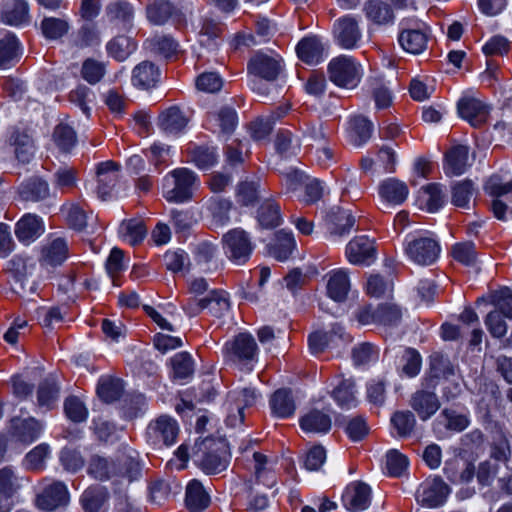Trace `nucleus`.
<instances>
[{
  "mask_svg": "<svg viewBox=\"0 0 512 512\" xmlns=\"http://www.w3.org/2000/svg\"><path fill=\"white\" fill-rule=\"evenodd\" d=\"M145 46L153 53L165 58H171L178 52V43L173 38L165 35H156L147 39Z\"/></svg>",
  "mask_w": 512,
  "mask_h": 512,
  "instance_id": "nucleus-52",
  "label": "nucleus"
},
{
  "mask_svg": "<svg viewBox=\"0 0 512 512\" xmlns=\"http://www.w3.org/2000/svg\"><path fill=\"white\" fill-rule=\"evenodd\" d=\"M416 424V419L411 411H397L391 417L393 431L399 437H407L411 434Z\"/></svg>",
  "mask_w": 512,
  "mask_h": 512,
  "instance_id": "nucleus-62",
  "label": "nucleus"
},
{
  "mask_svg": "<svg viewBox=\"0 0 512 512\" xmlns=\"http://www.w3.org/2000/svg\"><path fill=\"white\" fill-rule=\"evenodd\" d=\"M189 118L179 107L171 106L163 110L158 117V126L167 135L178 136L188 125Z\"/></svg>",
  "mask_w": 512,
  "mask_h": 512,
  "instance_id": "nucleus-24",
  "label": "nucleus"
},
{
  "mask_svg": "<svg viewBox=\"0 0 512 512\" xmlns=\"http://www.w3.org/2000/svg\"><path fill=\"white\" fill-rule=\"evenodd\" d=\"M68 257V244L63 238L49 242L42 250V262L46 265H60Z\"/></svg>",
  "mask_w": 512,
  "mask_h": 512,
  "instance_id": "nucleus-48",
  "label": "nucleus"
},
{
  "mask_svg": "<svg viewBox=\"0 0 512 512\" xmlns=\"http://www.w3.org/2000/svg\"><path fill=\"white\" fill-rule=\"evenodd\" d=\"M440 244L431 233L406 239L405 252L409 259L419 265H431L440 255Z\"/></svg>",
  "mask_w": 512,
  "mask_h": 512,
  "instance_id": "nucleus-7",
  "label": "nucleus"
},
{
  "mask_svg": "<svg viewBox=\"0 0 512 512\" xmlns=\"http://www.w3.org/2000/svg\"><path fill=\"white\" fill-rule=\"evenodd\" d=\"M14 232L20 243L29 245L44 234L45 224L39 215L26 213L15 224Z\"/></svg>",
  "mask_w": 512,
  "mask_h": 512,
  "instance_id": "nucleus-22",
  "label": "nucleus"
},
{
  "mask_svg": "<svg viewBox=\"0 0 512 512\" xmlns=\"http://www.w3.org/2000/svg\"><path fill=\"white\" fill-rule=\"evenodd\" d=\"M283 69V60L278 54L271 51L255 53L247 65L250 88L260 95L267 94V88L261 81L273 82L277 80L282 75Z\"/></svg>",
  "mask_w": 512,
  "mask_h": 512,
  "instance_id": "nucleus-3",
  "label": "nucleus"
},
{
  "mask_svg": "<svg viewBox=\"0 0 512 512\" xmlns=\"http://www.w3.org/2000/svg\"><path fill=\"white\" fill-rule=\"evenodd\" d=\"M137 48L136 42L124 35L117 36L107 43L108 54L117 61L126 60Z\"/></svg>",
  "mask_w": 512,
  "mask_h": 512,
  "instance_id": "nucleus-50",
  "label": "nucleus"
},
{
  "mask_svg": "<svg viewBox=\"0 0 512 512\" xmlns=\"http://www.w3.org/2000/svg\"><path fill=\"white\" fill-rule=\"evenodd\" d=\"M480 302H488L494 306L493 311H498L505 318L512 320V291L503 287L499 290L492 291L487 297H482L478 299V304Z\"/></svg>",
  "mask_w": 512,
  "mask_h": 512,
  "instance_id": "nucleus-42",
  "label": "nucleus"
},
{
  "mask_svg": "<svg viewBox=\"0 0 512 512\" xmlns=\"http://www.w3.org/2000/svg\"><path fill=\"white\" fill-rule=\"evenodd\" d=\"M261 395L251 387L236 388L228 393L226 424L236 428L243 424L244 410L253 407Z\"/></svg>",
  "mask_w": 512,
  "mask_h": 512,
  "instance_id": "nucleus-8",
  "label": "nucleus"
},
{
  "mask_svg": "<svg viewBox=\"0 0 512 512\" xmlns=\"http://www.w3.org/2000/svg\"><path fill=\"white\" fill-rule=\"evenodd\" d=\"M173 376L175 379L184 381L189 379L194 372V363L191 355L187 352L175 354L171 358Z\"/></svg>",
  "mask_w": 512,
  "mask_h": 512,
  "instance_id": "nucleus-59",
  "label": "nucleus"
},
{
  "mask_svg": "<svg viewBox=\"0 0 512 512\" xmlns=\"http://www.w3.org/2000/svg\"><path fill=\"white\" fill-rule=\"evenodd\" d=\"M328 71L331 81L346 89L355 88L363 76L362 65L349 55L333 58L328 65Z\"/></svg>",
  "mask_w": 512,
  "mask_h": 512,
  "instance_id": "nucleus-5",
  "label": "nucleus"
},
{
  "mask_svg": "<svg viewBox=\"0 0 512 512\" xmlns=\"http://www.w3.org/2000/svg\"><path fill=\"white\" fill-rule=\"evenodd\" d=\"M300 426L305 432L327 433L331 428V419L323 412L315 410L301 418Z\"/></svg>",
  "mask_w": 512,
  "mask_h": 512,
  "instance_id": "nucleus-51",
  "label": "nucleus"
},
{
  "mask_svg": "<svg viewBox=\"0 0 512 512\" xmlns=\"http://www.w3.org/2000/svg\"><path fill=\"white\" fill-rule=\"evenodd\" d=\"M400 25L402 28L398 35V42L401 48L414 55L424 52L430 37L426 25L417 24L415 27H408L404 22Z\"/></svg>",
  "mask_w": 512,
  "mask_h": 512,
  "instance_id": "nucleus-16",
  "label": "nucleus"
},
{
  "mask_svg": "<svg viewBox=\"0 0 512 512\" xmlns=\"http://www.w3.org/2000/svg\"><path fill=\"white\" fill-rule=\"evenodd\" d=\"M450 493L451 489L441 478L433 477L419 485L415 496L421 505L436 508L446 502Z\"/></svg>",
  "mask_w": 512,
  "mask_h": 512,
  "instance_id": "nucleus-12",
  "label": "nucleus"
},
{
  "mask_svg": "<svg viewBox=\"0 0 512 512\" xmlns=\"http://www.w3.org/2000/svg\"><path fill=\"white\" fill-rule=\"evenodd\" d=\"M334 36L341 48L351 50L358 46L362 33L356 19L345 16L335 22Z\"/></svg>",
  "mask_w": 512,
  "mask_h": 512,
  "instance_id": "nucleus-21",
  "label": "nucleus"
},
{
  "mask_svg": "<svg viewBox=\"0 0 512 512\" xmlns=\"http://www.w3.org/2000/svg\"><path fill=\"white\" fill-rule=\"evenodd\" d=\"M402 313L400 308L391 303L379 305L376 309L365 307L357 313V320L362 325L380 324L391 326L398 323Z\"/></svg>",
  "mask_w": 512,
  "mask_h": 512,
  "instance_id": "nucleus-14",
  "label": "nucleus"
},
{
  "mask_svg": "<svg viewBox=\"0 0 512 512\" xmlns=\"http://www.w3.org/2000/svg\"><path fill=\"white\" fill-rule=\"evenodd\" d=\"M231 207V201L217 197H211L204 203V209L214 227H223L228 224Z\"/></svg>",
  "mask_w": 512,
  "mask_h": 512,
  "instance_id": "nucleus-36",
  "label": "nucleus"
},
{
  "mask_svg": "<svg viewBox=\"0 0 512 512\" xmlns=\"http://www.w3.org/2000/svg\"><path fill=\"white\" fill-rule=\"evenodd\" d=\"M160 79V70L149 61L139 63L132 71V84L140 89L154 87Z\"/></svg>",
  "mask_w": 512,
  "mask_h": 512,
  "instance_id": "nucleus-33",
  "label": "nucleus"
},
{
  "mask_svg": "<svg viewBox=\"0 0 512 512\" xmlns=\"http://www.w3.org/2000/svg\"><path fill=\"white\" fill-rule=\"evenodd\" d=\"M11 143L15 147V155L18 161L28 163L34 156L35 148L31 137L26 133H14Z\"/></svg>",
  "mask_w": 512,
  "mask_h": 512,
  "instance_id": "nucleus-56",
  "label": "nucleus"
},
{
  "mask_svg": "<svg viewBox=\"0 0 512 512\" xmlns=\"http://www.w3.org/2000/svg\"><path fill=\"white\" fill-rule=\"evenodd\" d=\"M4 23L11 26H22L30 22L29 5L25 0H15L2 13Z\"/></svg>",
  "mask_w": 512,
  "mask_h": 512,
  "instance_id": "nucleus-49",
  "label": "nucleus"
},
{
  "mask_svg": "<svg viewBox=\"0 0 512 512\" xmlns=\"http://www.w3.org/2000/svg\"><path fill=\"white\" fill-rule=\"evenodd\" d=\"M200 180L188 168H176L163 178L162 195L168 202L184 203L192 199L199 188Z\"/></svg>",
  "mask_w": 512,
  "mask_h": 512,
  "instance_id": "nucleus-4",
  "label": "nucleus"
},
{
  "mask_svg": "<svg viewBox=\"0 0 512 512\" xmlns=\"http://www.w3.org/2000/svg\"><path fill=\"white\" fill-rule=\"evenodd\" d=\"M194 462L206 474L224 471L230 462L229 446L223 438H206L195 443Z\"/></svg>",
  "mask_w": 512,
  "mask_h": 512,
  "instance_id": "nucleus-2",
  "label": "nucleus"
},
{
  "mask_svg": "<svg viewBox=\"0 0 512 512\" xmlns=\"http://www.w3.org/2000/svg\"><path fill=\"white\" fill-rule=\"evenodd\" d=\"M344 337L343 328L335 324L330 331H317L308 338L309 349L312 354H318L325 348L334 346L338 340Z\"/></svg>",
  "mask_w": 512,
  "mask_h": 512,
  "instance_id": "nucleus-32",
  "label": "nucleus"
},
{
  "mask_svg": "<svg viewBox=\"0 0 512 512\" xmlns=\"http://www.w3.org/2000/svg\"><path fill=\"white\" fill-rule=\"evenodd\" d=\"M190 161L199 169H209L216 164L218 154L214 147L191 146L188 148Z\"/></svg>",
  "mask_w": 512,
  "mask_h": 512,
  "instance_id": "nucleus-53",
  "label": "nucleus"
},
{
  "mask_svg": "<svg viewBox=\"0 0 512 512\" xmlns=\"http://www.w3.org/2000/svg\"><path fill=\"white\" fill-rule=\"evenodd\" d=\"M364 12L366 18L375 25H391L395 20L390 5L380 0H370L365 3Z\"/></svg>",
  "mask_w": 512,
  "mask_h": 512,
  "instance_id": "nucleus-38",
  "label": "nucleus"
},
{
  "mask_svg": "<svg viewBox=\"0 0 512 512\" xmlns=\"http://www.w3.org/2000/svg\"><path fill=\"white\" fill-rule=\"evenodd\" d=\"M345 255L353 265H370L376 258L374 240L366 235L353 238L346 245Z\"/></svg>",
  "mask_w": 512,
  "mask_h": 512,
  "instance_id": "nucleus-18",
  "label": "nucleus"
},
{
  "mask_svg": "<svg viewBox=\"0 0 512 512\" xmlns=\"http://www.w3.org/2000/svg\"><path fill=\"white\" fill-rule=\"evenodd\" d=\"M208 125L214 132L218 131L228 134L237 125L236 111L231 107H223L217 113L209 116Z\"/></svg>",
  "mask_w": 512,
  "mask_h": 512,
  "instance_id": "nucleus-44",
  "label": "nucleus"
},
{
  "mask_svg": "<svg viewBox=\"0 0 512 512\" xmlns=\"http://www.w3.org/2000/svg\"><path fill=\"white\" fill-rule=\"evenodd\" d=\"M469 149L465 145L452 147L445 156L444 169L447 175L459 176L469 166Z\"/></svg>",
  "mask_w": 512,
  "mask_h": 512,
  "instance_id": "nucleus-34",
  "label": "nucleus"
},
{
  "mask_svg": "<svg viewBox=\"0 0 512 512\" xmlns=\"http://www.w3.org/2000/svg\"><path fill=\"white\" fill-rule=\"evenodd\" d=\"M257 218L264 228H273L280 224V207L272 200L264 201L258 209Z\"/></svg>",
  "mask_w": 512,
  "mask_h": 512,
  "instance_id": "nucleus-58",
  "label": "nucleus"
},
{
  "mask_svg": "<svg viewBox=\"0 0 512 512\" xmlns=\"http://www.w3.org/2000/svg\"><path fill=\"white\" fill-rule=\"evenodd\" d=\"M13 437L21 443L30 444L42 433V424L34 418L14 419L12 421Z\"/></svg>",
  "mask_w": 512,
  "mask_h": 512,
  "instance_id": "nucleus-35",
  "label": "nucleus"
},
{
  "mask_svg": "<svg viewBox=\"0 0 512 512\" xmlns=\"http://www.w3.org/2000/svg\"><path fill=\"white\" fill-rule=\"evenodd\" d=\"M253 460L256 480L267 488H273L277 482L275 472L276 458L255 452Z\"/></svg>",
  "mask_w": 512,
  "mask_h": 512,
  "instance_id": "nucleus-29",
  "label": "nucleus"
},
{
  "mask_svg": "<svg viewBox=\"0 0 512 512\" xmlns=\"http://www.w3.org/2000/svg\"><path fill=\"white\" fill-rule=\"evenodd\" d=\"M355 224V218L348 210L337 208L328 215V230L330 236L336 240L348 234Z\"/></svg>",
  "mask_w": 512,
  "mask_h": 512,
  "instance_id": "nucleus-37",
  "label": "nucleus"
},
{
  "mask_svg": "<svg viewBox=\"0 0 512 512\" xmlns=\"http://www.w3.org/2000/svg\"><path fill=\"white\" fill-rule=\"evenodd\" d=\"M444 474L453 484L468 483L474 477L475 467L460 457H454L445 462Z\"/></svg>",
  "mask_w": 512,
  "mask_h": 512,
  "instance_id": "nucleus-27",
  "label": "nucleus"
},
{
  "mask_svg": "<svg viewBox=\"0 0 512 512\" xmlns=\"http://www.w3.org/2000/svg\"><path fill=\"white\" fill-rule=\"evenodd\" d=\"M445 197L446 195L440 184L430 183L418 191L416 204L421 210L435 213L444 205Z\"/></svg>",
  "mask_w": 512,
  "mask_h": 512,
  "instance_id": "nucleus-25",
  "label": "nucleus"
},
{
  "mask_svg": "<svg viewBox=\"0 0 512 512\" xmlns=\"http://www.w3.org/2000/svg\"><path fill=\"white\" fill-rule=\"evenodd\" d=\"M18 194L23 201L39 202L49 197V184L42 178L32 177L19 186Z\"/></svg>",
  "mask_w": 512,
  "mask_h": 512,
  "instance_id": "nucleus-31",
  "label": "nucleus"
},
{
  "mask_svg": "<svg viewBox=\"0 0 512 512\" xmlns=\"http://www.w3.org/2000/svg\"><path fill=\"white\" fill-rule=\"evenodd\" d=\"M141 471L138 453L131 448H126L115 461L100 455H93L87 468L88 474L95 479L103 481L117 477L127 480L128 483L138 479L141 476Z\"/></svg>",
  "mask_w": 512,
  "mask_h": 512,
  "instance_id": "nucleus-1",
  "label": "nucleus"
},
{
  "mask_svg": "<svg viewBox=\"0 0 512 512\" xmlns=\"http://www.w3.org/2000/svg\"><path fill=\"white\" fill-rule=\"evenodd\" d=\"M352 358L356 366H369L378 360L379 348L370 343L358 344L352 351Z\"/></svg>",
  "mask_w": 512,
  "mask_h": 512,
  "instance_id": "nucleus-63",
  "label": "nucleus"
},
{
  "mask_svg": "<svg viewBox=\"0 0 512 512\" xmlns=\"http://www.w3.org/2000/svg\"><path fill=\"white\" fill-rule=\"evenodd\" d=\"M475 189L472 181L463 180L452 187V203L459 208H469Z\"/></svg>",
  "mask_w": 512,
  "mask_h": 512,
  "instance_id": "nucleus-64",
  "label": "nucleus"
},
{
  "mask_svg": "<svg viewBox=\"0 0 512 512\" xmlns=\"http://www.w3.org/2000/svg\"><path fill=\"white\" fill-rule=\"evenodd\" d=\"M44 487L37 495L36 506L43 511H52L69 502L67 486L60 481L44 480Z\"/></svg>",
  "mask_w": 512,
  "mask_h": 512,
  "instance_id": "nucleus-15",
  "label": "nucleus"
},
{
  "mask_svg": "<svg viewBox=\"0 0 512 512\" xmlns=\"http://www.w3.org/2000/svg\"><path fill=\"white\" fill-rule=\"evenodd\" d=\"M22 478L12 467H4L0 470V494L4 497H12L22 486Z\"/></svg>",
  "mask_w": 512,
  "mask_h": 512,
  "instance_id": "nucleus-61",
  "label": "nucleus"
},
{
  "mask_svg": "<svg viewBox=\"0 0 512 512\" xmlns=\"http://www.w3.org/2000/svg\"><path fill=\"white\" fill-rule=\"evenodd\" d=\"M185 502L191 512H201L208 507L210 496L198 480H191L186 487Z\"/></svg>",
  "mask_w": 512,
  "mask_h": 512,
  "instance_id": "nucleus-41",
  "label": "nucleus"
},
{
  "mask_svg": "<svg viewBox=\"0 0 512 512\" xmlns=\"http://www.w3.org/2000/svg\"><path fill=\"white\" fill-rule=\"evenodd\" d=\"M123 389V382L120 379L104 376L99 380L97 394L104 402L110 403L121 396Z\"/></svg>",
  "mask_w": 512,
  "mask_h": 512,
  "instance_id": "nucleus-54",
  "label": "nucleus"
},
{
  "mask_svg": "<svg viewBox=\"0 0 512 512\" xmlns=\"http://www.w3.org/2000/svg\"><path fill=\"white\" fill-rule=\"evenodd\" d=\"M230 307L228 294L222 290H211L196 305L189 304L185 310L190 316L198 314L202 310H208L212 315L221 317Z\"/></svg>",
  "mask_w": 512,
  "mask_h": 512,
  "instance_id": "nucleus-19",
  "label": "nucleus"
},
{
  "mask_svg": "<svg viewBox=\"0 0 512 512\" xmlns=\"http://www.w3.org/2000/svg\"><path fill=\"white\" fill-rule=\"evenodd\" d=\"M371 503V488L364 482L349 483L342 494L343 506L352 512L366 510Z\"/></svg>",
  "mask_w": 512,
  "mask_h": 512,
  "instance_id": "nucleus-20",
  "label": "nucleus"
},
{
  "mask_svg": "<svg viewBox=\"0 0 512 512\" xmlns=\"http://www.w3.org/2000/svg\"><path fill=\"white\" fill-rule=\"evenodd\" d=\"M179 433L177 421L167 415H162L151 421L146 429L147 441L157 447L171 446L176 442Z\"/></svg>",
  "mask_w": 512,
  "mask_h": 512,
  "instance_id": "nucleus-9",
  "label": "nucleus"
},
{
  "mask_svg": "<svg viewBox=\"0 0 512 512\" xmlns=\"http://www.w3.org/2000/svg\"><path fill=\"white\" fill-rule=\"evenodd\" d=\"M410 406L421 420L426 421L439 410L440 402L433 391L421 389L412 395Z\"/></svg>",
  "mask_w": 512,
  "mask_h": 512,
  "instance_id": "nucleus-26",
  "label": "nucleus"
},
{
  "mask_svg": "<svg viewBox=\"0 0 512 512\" xmlns=\"http://www.w3.org/2000/svg\"><path fill=\"white\" fill-rule=\"evenodd\" d=\"M222 242L225 254L235 264H244L250 258L253 246L244 230H230L223 236Z\"/></svg>",
  "mask_w": 512,
  "mask_h": 512,
  "instance_id": "nucleus-10",
  "label": "nucleus"
},
{
  "mask_svg": "<svg viewBox=\"0 0 512 512\" xmlns=\"http://www.w3.org/2000/svg\"><path fill=\"white\" fill-rule=\"evenodd\" d=\"M272 413L278 418H287L294 414L296 406L289 390H277L270 400Z\"/></svg>",
  "mask_w": 512,
  "mask_h": 512,
  "instance_id": "nucleus-46",
  "label": "nucleus"
},
{
  "mask_svg": "<svg viewBox=\"0 0 512 512\" xmlns=\"http://www.w3.org/2000/svg\"><path fill=\"white\" fill-rule=\"evenodd\" d=\"M173 5L168 0H154L146 9L148 20L154 25H163L171 17Z\"/></svg>",
  "mask_w": 512,
  "mask_h": 512,
  "instance_id": "nucleus-55",
  "label": "nucleus"
},
{
  "mask_svg": "<svg viewBox=\"0 0 512 512\" xmlns=\"http://www.w3.org/2000/svg\"><path fill=\"white\" fill-rule=\"evenodd\" d=\"M381 200L389 205L402 204L409 195V189L405 182L396 178H388L379 185Z\"/></svg>",
  "mask_w": 512,
  "mask_h": 512,
  "instance_id": "nucleus-28",
  "label": "nucleus"
},
{
  "mask_svg": "<svg viewBox=\"0 0 512 512\" xmlns=\"http://www.w3.org/2000/svg\"><path fill=\"white\" fill-rule=\"evenodd\" d=\"M457 110L462 119L477 127L487 120L490 108L478 93L468 91L458 100Z\"/></svg>",
  "mask_w": 512,
  "mask_h": 512,
  "instance_id": "nucleus-11",
  "label": "nucleus"
},
{
  "mask_svg": "<svg viewBox=\"0 0 512 512\" xmlns=\"http://www.w3.org/2000/svg\"><path fill=\"white\" fill-rule=\"evenodd\" d=\"M52 140L60 151L69 152L76 145L77 137L71 126L59 123L54 128Z\"/></svg>",
  "mask_w": 512,
  "mask_h": 512,
  "instance_id": "nucleus-57",
  "label": "nucleus"
},
{
  "mask_svg": "<svg viewBox=\"0 0 512 512\" xmlns=\"http://www.w3.org/2000/svg\"><path fill=\"white\" fill-rule=\"evenodd\" d=\"M372 131V123L363 116H355L349 120L348 139L356 147L364 145L370 139Z\"/></svg>",
  "mask_w": 512,
  "mask_h": 512,
  "instance_id": "nucleus-39",
  "label": "nucleus"
},
{
  "mask_svg": "<svg viewBox=\"0 0 512 512\" xmlns=\"http://www.w3.org/2000/svg\"><path fill=\"white\" fill-rule=\"evenodd\" d=\"M277 243L272 247L271 254L279 261H285L296 247L292 232L281 230L276 235Z\"/></svg>",
  "mask_w": 512,
  "mask_h": 512,
  "instance_id": "nucleus-60",
  "label": "nucleus"
},
{
  "mask_svg": "<svg viewBox=\"0 0 512 512\" xmlns=\"http://www.w3.org/2000/svg\"><path fill=\"white\" fill-rule=\"evenodd\" d=\"M469 424V412L445 408L434 422L433 430L438 438H443L448 431L461 432L465 430Z\"/></svg>",
  "mask_w": 512,
  "mask_h": 512,
  "instance_id": "nucleus-17",
  "label": "nucleus"
},
{
  "mask_svg": "<svg viewBox=\"0 0 512 512\" xmlns=\"http://www.w3.org/2000/svg\"><path fill=\"white\" fill-rule=\"evenodd\" d=\"M21 54L17 38L6 33L0 38V69H8L19 59Z\"/></svg>",
  "mask_w": 512,
  "mask_h": 512,
  "instance_id": "nucleus-43",
  "label": "nucleus"
},
{
  "mask_svg": "<svg viewBox=\"0 0 512 512\" xmlns=\"http://www.w3.org/2000/svg\"><path fill=\"white\" fill-rule=\"evenodd\" d=\"M96 194L105 201L113 197L120 177V166L111 160L100 162L96 166Z\"/></svg>",
  "mask_w": 512,
  "mask_h": 512,
  "instance_id": "nucleus-13",
  "label": "nucleus"
},
{
  "mask_svg": "<svg viewBox=\"0 0 512 512\" xmlns=\"http://www.w3.org/2000/svg\"><path fill=\"white\" fill-rule=\"evenodd\" d=\"M331 396L334 401L342 408L350 409L357 405V396L354 380L339 379L337 377V385L332 390Z\"/></svg>",
  "mask_w": 512,
  "mask_h": 512,
  "instance_id": "nucleus-40",
  "label": "nucleus"
},
{
  "mask_svg": "<svg viewBox=\"0 0 512 512\" xmlns=\"http://www.w3.org/2000/svg\"><path fill=\"white\" fill-rule=\"evenodd\" d=\"M223 353L229 361L251 371L253 363L257 361L258 347L251 334L239 333L225 343Z\"/></svg>",
  "mask_w": 512,
  "mask_h": 512,
  "instance_id": "nucleus-6",
  "label": "nucleus"
},
{
  "mask_svg": "<svg viewBox=\"0 0 512 512\" xmlns=\"http://www.w3.org/2000/svg\"><path fill=\"white\" fill-rule=\"evenodd\" d=\"M107 498L108 493L106 488L96 485L87 488L83 492L81 502L86 512H105L104 505Z\"/></svg>",
  "mask_w": 512,
  "mask_h": 512,
  "instance_id": "nucleus-47",
  "label": "nucleus"
},
{
  "mask_svg": "<svg viewBox=\"0 0 512 512\" xmlns=\"http://www.w3.org/2000/svg\"><path fill=\"white\" fill-rule=\"evenodd\" d=\"M146 233L147 229L141 219L123 221L119 227V237L131 246L141 243Z\"/></svg>",
  "mask_w": 512,
  "mask_h": 512,
  "instance_id": "nucleus-45",
  "label": "nucleus"
},
{
  "mask_svg": "<svg viewBox=\"0 0 512 512\" xmlns=\"http://www.w3.org/2000/svg\"><path fill=\"white\" fill-rule=\"evenodd\" d=\"M327 45L318 36L303 38L296 47V52L303 62L309 65H317L327 56Z\"/></svg>",
  "mask_w": 512,
  "mask_h": 512,
  "instance_id": "nucleus-23",
  "label": "nucleus"
},
{
  "mask_svg": "<svg viewBox=\"0 0 512 512\" xmlns=\"http://www.w3.org/2000/svg\"><path fill=\"white\" fill-rule=\"evenodd\" d=\"M327 294L334 301H344L350 290V279L348 271L340 268L330 271L327 274Z\"/></svg>",
  "mask_w": 512,
  "mask_h": 512,
  "instance_id": "nucleus-30",
  "label": "nucleus"
}]
</instances>
